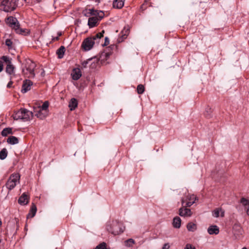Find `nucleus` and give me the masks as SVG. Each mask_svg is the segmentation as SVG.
Here are the masks:
<instances>
[{"label":"nucleus","mask_w":249,"mask_h":249,"mask_svg":"<svg viewBox=\"0 0 249 249\" xmlns=\"http://www.w3.org/2000/svg\"><path fill=\"white\" fill-rule=\"evenodd\" d=\"M104 33L105 31L103 30L101 32L98 33L91 37L86 38L82 44L83 50L86 51L90 50L95 43H99V40L103 37Z\"/></svg>","instance_id":"nucleus-1"},{"label":"nucleus","mask_w":249,"mask_h":249,"mask_svg":"<svg viewBox=\"0 0 249 249\" xmlns=\"http://www.w3.org/2000/svg\"><path fill=\"white\" fill-rule=\"evenodd\" d=\"M18 0H0V10L5 12L14 11L18 5Z\"/></svg>","instance_id":"nucleus-2"},{"label":"nucleus","mask_w":249,"mask_h":249,"mask_svg":"<svg viewBox=\"0 0 249 249\" xmlns=\"http://www.w3.org/2000/svg\"><path fill=\"white\" fill-rule=\"evenodd\" d=\"M33 113L25 108H21L19 110L15 112L13 115L14 120L21 119L24 121H27L32 118Z\"/></svg>","instance_id":"nucleus-3"},{"label":"nucleus","mask_w":249,"mask_h":249,"mask_svg":"<svg viewBox=\"0 0 249 249\" xmlns=\"http://www.w3.org/2000/svg\"><path fill=\"white\" fill-rule=\"evenodd\" d=\"M6 22L17 33L21 35L26 33V30L20 28L19 22L16 18L10 17L7 18Z\"/></svg>","instance_id":"nucleus-4"},{"label":"nucleus","mask_w":249,"mask_h":249,"mask_svg":"<svg viewBox=\"0 0 249 249\" xmlns=\"http://www.w3.org/2000/svg\"><path fill=\"white\" fill-rule=\"evenodd\" d=\"M36 64L32 61L29 60L25 64V68L22 69V72L24 75L29 78H33L35 76L34 71Z\"/></svg>","instance_id":"nucleus-5"},{"label":"nucleus","mask_w":249,"mask_h":249,"mask_svg":"<svg viewBox=\"0 0 249 249\" xmlns=\"http://www.w3.org/2000/svg\"><path fill=\"white\" fill-rule=\"evenodd\" d=\"M20 179V175L18 173L12 174L9 179L8 180L6 186L10 190L13 189L19 183Z\"/></svg>","instance_id":"nucleus-6"},{"label":"nucleus","mask_w":249,"mask_h":249,"mask_svg":"<svg viewBox=\"0 0 249 249\" xmlns=\"http://www.w3.org/2000/svg\"><path fill=\"white\" fill-rule=\"evenodd\" d=\"M196 200V197L195 196L188 194L181 199L182 206L191 207Z\"/></svg>","instance_id":"nucleus-7"},{"label":"nucleus","mask_w":249,"mask_h":249,"mask_svg":"<svg viewBox=\"0 0 249 249\" xmlns=\"http://www.w3.org/2000/svg\"><path fill=\"white\" fill-rule=\"evenodd\" d=\"M85 15L89 17L90 15L97 17L99 20H101L104 17V13L102 11L95 10L93 9H89L85 13Z\"/></svg>","instance_id":"nucleus-8"},{"label":"nucleus","mask_w":249,"mask_h":249,"mask_svg":"<svg viewBox=\"0 0 249 249\" xmlns=\"http://www.w3.org/2000/svg\"><path fill=\"white\" fill-rule=\"evenodd\" d=\"M188 207L183 206L179 209L178 214L182 217H190L192 213L190 209L187 208Z\"/></svg>","instance_id":"nucleus-9"},{"label":"nucleus","mask_w":249,"mask_h":249,"mask_svg":"<svg viewBox=\"0 0 249 249\" xmlns=\"http://www.w3.org/2000/svg\"><path fill=\"white\" fill-rule=\"evenodd\" d=\"M34 112L35 116L41 119L45 118L48 113V111H43L41 110V108H38L37 107L34 108Z\"/></svg>","instance_id":"nucleus-10"},{"label":"nucleus","mask_w":249,"mask_h":249,"mask_svg":"<svg viewBox=\"0 0 249 249\" xmlns=\"http://www.w3.org/2000/svg\"><path fill=\"white\" fill-rule=\"evenodd\" d=\"M114 235H118L124 231V229L120 227V225L115 223L112 225L111 229L108 230Z\"/></svg>","instance_id":"nucleus-11"},{"label":"nucleus","mask_w":249,"mask_h":249,"mask_svg":"<svg viewBox=\"0 0 249 249\" xmlns=\"http://www.w3.org/2000/svg\"><path fill=\"white\" fill-rule=\"evenodd\" d=\"M6 72L10 75V79L12 80L15 76V67L12 64H7L5 68Z\"/></svg>","instance_id":"nucleus-12"},{"label":"nucleus","mask_w":249,"mask_h":249,"mask_svg":"<svg viewBox=\"0 0 249 249\" xmlns=\"http://www.w3.org/2000/svg\"><path fill=\"white\" fill-rule=\"evenodd\" d=\"M33 85V82L29 80H26L23 82L21 92L23 93L27 92L30 90L31 89V87Z\"/></svg>","instance_id":"nucleus-13"},{"label":"nucleus","mask_w":249,"mask_h":249,"mask_svg":"<svg viewBox=\"0 0 249 249\" xmlns=\"http://www.w3.org/2000/svg\"><path fill=\"white\" fill-rule=\"evenodd\" d=\"M110 54L111 53L110 52L104 51L100 54V57L98 59L100 63L103 64L105 63V61L108 59Z\"/></svg>","instance_id":"nucleus-14"},{"label":"nucleus","mask_w":249,"mask_h":249,"mask_svg":"<svg viewBox=\"0 0 249 249\" xmlns=\"http://www.w3.org/2000/svg\"><path fill=\"white\" fill-rule=\"evenodd\" d=\"M71 76L74 80H77L82 76L81 71L79 68H74L73 69L71 72Z\"/></svg>","instance_id":"nucleus-15"},{"label":"nucleus","mask_w":249,"mask_h":249,"mask_svg":"<svg viewBox=\"0 0 249 249\" xmlns=\"http://www.w3.org/2000/svg\"><path fill=\"white\" fill-rule=\"evenodd\" d=\"M224 211L221 208H218L213 211L212 215L214 217H218L219 216L223 217L224 216Z\"/></svg>","instance_id":"nucleus-16"},{"label":"nucleus","mask_w":249,"mask_h":249,"mask_svg":"<svg viewBox=\"0 0 249 249\" xmlns=\"http://www.w3.org/2000/svg\"><path fill=\"white\" fill-rule=\"evenodd\" d=\"M18 202L20 205H25L28 203L29 196L25 193H23L18 198Z\"/></svg>","instance_id":"nucleus-17"},{"label":"nucleus","mask_w":249,"mask_h":249,"mask_svg":"<svg viewBox=\"0 0 249 249\" xmlns=\"http://www.w3.org/2000/svg\"><path fill=\"white\" fill-rule=\"evenodd\" d=\"M99 19L97 17H93L89 18L88 20V25L90 28H92L96 26Z\"/></svg>","instance_id":"nucleus-18"},{"label":"nucleus","mask_w":249,"mask_h":249,"mask_svg":"<svg viewBox=\"0 0 249 249\" xmlns=\"http://www.w3.org/2000/svg\"><path fill=\"white\" fill-rule=\"evenodd\" d=\"M207 231L210 234H217L219 232V228L216 225L210 226Z\"/></svg>","instance_id":"nucleus-19"},{"label":"nucleus","mask_w":249,"mask_h":249,"mask_svg":"<svg viewBox=\"0 0 249 249\" xmlns=\"http://www.w3.org/2000/svg\"><path fill=\"white\" fill-rule=\"evenodd\" d=\"M240 202L242 205L244 206L247 214L249 216V200H248L245 198H242L241 199Z\"/></svg>","instance_id":"nucleus-20"},{"label":"nucleus","mask_w":249,"mask_h":249,"mask_svg":"<svg viewBox=\"0 0 249 249\" xmlns=\"http://www.w3.org/2000/svg\"><path fill=\"white\" fill-rule=\"evenodd\" d=\"M233 230L234 234H236L237 236L242 234L243 230L241 226L239 224H234L233 226Z\"/></svg>","instance_id":"nucleus-21"},{"label":"nucleus","mask_w":249,"mask_h":249,"mask_svg":"<svg viewBox=\"0 0 249 249\" xmlns=\"http://www.w3.org/2000/svg\"><path fill=\"white\" fill-rule=\"evenodd\" d=\"M78 102L75 98H72L69 104V107L70 110L72 111L74 110L77 107Z\"/></svg>","instance_id":"nucleus-22"},{"label":"nucleus","mask_w":249,"mask_h":249,"mask_svg":"<svg viewBox=\"0 0 249 249\" xmlns=\"http://www.w3.org/2000/svg\"><path fill=\"white\" fill-rule=\"evenodd\" d=\"M181 220L178 216H176L173 220V226L175 228L178 229L180 227Z\"/></svg>","instance_id":"nucleus-23"},{"label":"nucleus","mask_w":249,"mask_h":249,"mask_svg":"<svg viewBox=\"0 0 249 249\" xmlns=\"http://www.w3.org/2000/svg\"><path fill=\"white\" fill-rule=\"evenodd\" d=\"M124 0H114L113 2V6L114 8L120 9L122 8L124 5Z\"/></svg>","instance_id":"nucleus-24"},{"label":"nucleus","mask_w":249,"mask_h":249,"mask_svg":"<svg viewBox=\"0 0 249 249\" xmlns=\"http://www.w3.org/2000/svg\"><path fill=\"white\" fill-rule=\"evenodd\" d=\"M36 210H37V209H36V207L35 204L34 203H32L31 207V209L30 211V213H28V214L27 215V218L33 217L36 213Z\"/></svg>","instance_id":"nucleus-25"},{"label":"nucleus","mask_w":249,"mask_h":249,"mask_svg":"<svg viewBox=\"0 0 249 249\" xmlns=\"http://www.w3.org/2000/svg\"><path fill=\"white\" fill-rule=\"evenodd\" d=\"M90 60H91L90 67L91 69H95L100 62L96 57L90 58Z\"/></svg>","instance_id":"nucleus-26"},{"label":"nucleus","mask_w":249,"mask_h":249,"mask_svg":"<svg viewBox=\"0 0 249 249\" xmlns=\"http://www.w3.org/2000/svg\"><path fill=\"white\" fill-rule=\"evenodd\" d=\"M187 229L190 231L194 232L197 229V225L193 222H189L187 225Z\"/></svg>","instance_id":"nucleus-27"},{"label":"nucleus","mask_w":249,"mask_h":249,"mask_svg":"<svg viewBox=\"0 0 249 249\" xmlns=\"http://www.w3.org/2000/svg\"><path fill=\"white\" fill-rule=\"evenodd\" d=\"M7 142L11 144H15L18 142V140L17 137L12 136L7 139Z\"/></svg>","instance_id":"nucleus-28"},{"label":"nucleus","mask_w":249,"mask_h":249,"mask_svg":"<svg viewBox=\"0 0 249 249\" xmlns=\"http://www.w3.org/2000/svg\"><path fill=\"white\" fill-rule=\"evenodd\" d=\"M65 51V48L64 46H61L57 51L56 53L58 55L59 58H61L63 57L64 53Z\"/></svg>","instance_id":"nucleus-29"},{"label":"nucleus","mask_w":249,"mask_h":249,"mask_svg":"<svg viewBox=\"0 0 249 249\" xmlns=\"http://www.w3.org/2000/svg\"><path fill=\"white\" fill-rule=\"evenodd\" d=\"M135 244V241L132 238H129L124 242V245L127 247H132Z\"/></svg>","instance_id":"nucleus-30"},{"label":"nucleus","mask_w":249,"mask_h":249,"mask_svg":"<svg viewBox=\"0 0 249 249\" xmlns=\"http://www.w3.org/2000/svg\"><path fill=\"white\" fill-rule=\"evenodd\" d=\"M12 133V129L9 127L5 128L3 129L1 131V135L2 136L5 137L7 136L8 134H10Z\"/></svg>","instance_id":"nucleus-31"},{"label":"nucleus","mask_w":249,"mask_h":249,"mask_svg":"<svg viewBox=\"0 0 249 249\" xmlns=\"http://www.w3.org/2000/svg\"><path fill=\"white\" fill-rule=\"evenodd\" d=\"M7 156V151L6 148H3L0 151V159L4 160Z\"/></svg>","instance_id":"nucleus-32"},{"label":"nucleus","mask_w":249,"mask_h":249,"mask_svg":"<svg viewBox=\"0 0 249 249\" xmlns=\"http://www.w3.org/2000/svg\"><path fill=\"white\" fill-rule=\"evenodd\" d=\"M49 107V103L48 101H45L41 106L36 107L38 108H41L42 110L48 111V108Z\"/></svg>","instance_id":"nucleus-33"},{"label":"nucleus","mask_w":249,"mask_h":249,"mask_svg":"<svg viewBox=\"0 0 249 249\" xmlns=\"http://www.w3.org/2000/svg\"><path fill=\"white\" fill-rule=\"evenodd\" d=\"M144 87L142 84H140L137 86V91L138 94H142L144 91Z\"/></svg>","instance_id":"nucleus-34"},{"label":"nucleus","mask_w":249,"mask_h":249,"mask_svg":"<svg viewBox=\"0 0 249 249\" xmlns=\"http://www.w3.org/2000/svg\"><path fill=\"white\" fill-rule=\"evenodd\" d=\"M95 249H107V245L105 242H102L96 246Z\"/></svg>","instance_id":"nucleus-35"},{"label":"nucleus","mask_w":249,"mask_h":249,"mask_svg":"<svg viewBox=\"0 0 249 249\" xmlns=\"http://www.w3.org/2000/svg\"><path fill=\"white\" fill-rule=\"evenodd\" d=\"M1 59L7 64H12L11 59L7 56H3Z\"/></svg>","instance_id":"nucleus-36"},{"label":"nucleus","mask_w":249,"mask_h":249,"mask_svg":"<svg viewBox=\"0 0 249 249\" xmlns=\"http://www.w3.org/2000/svg\"><path fill=\"white\" fill-rule=\"evenodd\" d=\"M1 59L7 64H12L11 59L7 56H3Z\"/></svg>","instance_id":"nucleus-37"},{"label":"nucleus","mask_w":249,"mask_h":249,"mask_svg":"<svg viewBox=\"0 0 249 249\" xmlns=\"http://www.w3.org/2000/svg\"><path fill=\"white\" fill-rule=\"evenodd\" d=\"M90 59H89L87 60H85V61H84L83 62H82L81 63V65H82V67L83 68H85L87 67V65L90 63L91 62V60H90Z\"/></svg>","instance_id":"nucleus-38"},{"label":"nucleus","mask_w":249,"mask_h":249,"mask_svg":"<svg viewBox=\"0 0 249 249\" xmlns=\"http://www.w3.org/2000/svg\"><path fill=\"white\" fill-rule=\"evenodd\" d=\"M12 44H13V42H12V41L10 39H7L5 40V44L9 48H11L12 47Z\"/></svg>","instance_id":"nucleus-39"},{"label":"nucleus","mask_w":249,"mask_h":249,"mask_svg":"<svg viewBox=\"0 0 249 249\" xmlns=\"http://www.w3.org/2000/svg\"><path fill=\"white\" fill-rule=\"evenodd\" d=\"M184 249H196V248L190 244H187Z\"/></svg>","instance_id":"nucleus-40"},{"label":"nucleus","mask_w":249,"mask_h":249,"mask_svg":"<svg viewBox=\"0 0 249 249\" xmlns=\"http://www.w3.org/2000/svg\"><path fill=\"white\" fill-rule=\"evenodd\" d=\"M109 43V39L108 38V37H106L105 38V43L104 44V46H107V45H108Z\"/></svg>","instance_id":"nucleus-41"},{"label":"nucleus","mask_w":249,"mask_h":249,"mask_svg":"<svg viewBox=\"0 0 249 249\" xmlns=\"http://www.w3.org/2000/svg\"><path fill=\"white\" fill-rule=\"evenodd\" d=\"M15 221H9L8 223L7 228L10 227L12 226H15Z\"/></svg>","instance_id":"nucleus-42"},{"label":"nucleus","mask_w":249,"mask_h":249,"mask_svg":"<svg viewBox=\"0 0 249 249\" xmlns=\"http://www.w3.org/2000/svg\"><path fill=\"white\" fill-rule=\"evenodd\" d=\"M61 35V33H59L58 34V36H56V37H53V39H52V40L54 41H56V40H58L59 39V37Z\"/></svg>","instance_id":"nucleus-43"},{"label":"nucleus","mask_w":249,"mask_h":249,"mask_svg":"<svg viewBox=\"0 0 249 249\" xmlns=\"http://www.w3.org/2000/svg\"><path fill=\"white\" fill-rule=\"evenodd\" d=\"M170 248V245L168 243H165L163 245L162 247V249H169Z\"/></svg>","instance_id":"nucleus-44"},{"label":"nucleus","mask_w":249,"mask_h":249,"mask_svg":"<svg viewBox=\"0 0 249 249\" xmlns=\"http://www.w3.org/2000/svg\"><path fill=\"white\" fill-rule=\"evenodd\" d=\"M13 82L11 80H10V81L9 82V83H8L7 85V87L8 88H10L12 87V85H13Z\"/></svg>","instance_id":"nucleus-45"},{"label":"nucleus","mask_w":249,"mask_h":249,"mask_svg":"<svg viewBox=\"0 0 249 249\" xmlns=\"http://www.w3.org/2000/svg\"><path fill=\"white\" fill-rule=\"evenodd\" d=\"M2 70H3V64H2V63L1 61H0V72H1Z\"/></svg>","instance_id":"nucleus-46"},{"label":"nucleus","mask_w":249,"mask_h":249,"mask_svg":"<svg viewBox=\"0 0 249 249\" xmlns=\"http://www.w3.org/2000/svg\"><path fill=\"white\" fill-rule=\"evenodd\" d=\"M125 32L126 33L124 35H123L122 36V37L123 38H125L126 37V36H127V31H125Z\"/></svg>","instance_id":"nucleus-47"},{"label":"nucleus","mask_w":249,"mask_h":249,"mask_svg":"<svg viewBox=\"0 0 249 249\" xmlns=\"http://www.w3.org/2000/svg\"><path fill=\"white\" fill-rule=\"evenodd\" d=\"M2 226V221L0 220V228Z\"/></svg>","instance_id":"nucleus-48"},{"label":"nucleus","mask_w":249,"mask_h":249,"mask_svg":"<svg viewBox=\"0 0 249 249\" xmlns=\"http://www.w3.org/2000/svg\"><path fill=\"white\" fill-rule=\"evenodd\" d=\"M242 249H247L246 247H244Z\"/></svg>","instance_id":"nucleus-49"}]
</instances>
